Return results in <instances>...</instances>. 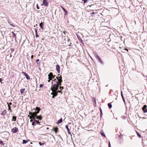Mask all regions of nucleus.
I'll use <instances>...</instances> for the list:
<instances>
[{
    "instance_id": "nucleus-36",
    "label": "nucleus",
    "mask_w": 147,
    "mask_h": 147,
    "mask_svg": "<svg viewBox=\"0 0 147 147\" xmlns=\"http://www.w3.org/2000/svg\"><path fill=\"white\" fill-rule=\"evenodd\" d=\"M43 86V85L42 84H40V85H39V87L40 88H42V87Z\"/></svg>"
},
{
    "instance_id": "nucleus-59",
    "label": "nucleus",
    "mask_w": 147,
    "mask_h": 147,
    "mask_svg": "<svg viewBox=\"0 0 147 147\" xmlns=\"http://www.w3.org/2000/svg\"><path fill=\"white\" fill-rule=\"evenodd\" d=\"M94 13H94V12H92V14H94Z\"/></svg>"
},
{
    "instance_id": "nucleus-9",
    "label": "nucleus",
    "mask_w": 147,
    "mask_h": 147,
    "mask_svg": "<svg viewBox=\"0 0 147 147\" xmlns=\"http://www.w3.org/2000/svg\"><path fill=\"white\" fill-rule=\"evenodd\" d=\"M56 69L58 73H59L60 72V66L58 65H57L56 66Z\"/></svg>"
},
{
    "instance_id": "nucleus-16",
    "label": "nucleus",
    "mask_w": 147,
    "mask_h": 147,
    "mask_svg": "<svg viewBox=\"0 0 147 147\" xmlns=\"http://www.w3.org/2000/svg\"><path fill=\"white\" fill-rule=\"evenodd\" d=\"M6 113V111L5 110H4L1 113V114L3 115H5Z\"/></svg>"
},
{
    "instance_id": "nucleus-35",
    "label": "nucleus",
    "mask_w": 147,
    "mask_h": 147,
    "mask_svg": "<svg viewBox=\"0 0 147 147\" xmlns=\"http://www.w3.org/2000/svg\"><path fill=\"white\" fill-rule=\"evenodd\" d=\"M51 90L52 91V93H51V94H52V95H53L54 94V90Z\"/></svg>"
},
{
    "instance_id": "nucleus-28",
    "label": "nucleus",
    "mask_w": 147,
    "mask_h": 147,
    "mask_svg": "<svg viewBox=\"0 0 147 147\" xmlns=\"http://www.w3.org/2000/svg\"><path fill=\"white\" fill-rule=\"evenodd\" d=\"M99 61L101 64H103L104 63L102 60L100 58L99 59Z\"/></svg>"
},
{
    "instance_id": "nucleus-51",
    "label": "nucleus",
    "mask_w": 147,
    "mask_h": 147,
    "mask_svg": "<svg viewBox=\"0 0 147 147\" xmlns=\"http://www.w3.org/2000/svg\"><path fill=\"white\" fill-rule=\"evenodd\" d=\"M61 90H58V91H57V92H58V93L59 92V93H60V92H61Z\"/></svg>"
},
{
    "instance_id": "nucleus-22",
    "label": "nucleus",
    "mask_w": 147,
    "mask_h": 147,
    "mask_svg": "<svg viewBox=\"0 0 147 147\" xmlns=\"http://www.w3.org/2000/svg\"><path fill=\"white\" fill-rule=\"evenodd\" d=\"M57 94H58V92H57V91H54V93L53 95L55 96H57Z\"/></svg>"
},
{
    "instance_id": "nucleus-17",
    "label": "nucleus",
    "mask_w": 147,
    "mask_h": 147,
    "mask_svg": "<svg viewBox=\"0 0 147 147\" xmlns=\"http://www.w3.org/2000/svg\"><path fill=\"white\" fill-rule=\"evenodd\" d=\"M39 26L40 27V28L42 29H43V23L42 22H41L40 24H39Z\"/></svg>"
},
{
    "instance_id": "nucleus-25",
    "label": "nucleus",
    "mask_w": 147,
    "mask_h": 147,
    "mask_svg": "<svg viewBox=\"0 0 147 147\" xmlns=\"http://www.w3.org/2000/svg\"><path fill=\"white\" fill-rule=\"evenodd\" d=\"M7 104L8 105V110H10L11 112V107L9 105V104L8 102L7 103Z\"/></svg>"
},
{
    "instance_id": "nucleus-2",
    "label": "nucleus",
    "mask_w": 147,
    "mask_h": 147,
    "mask_svg": "<svg viewBox=\"0 0 147 147\" xmlns=\"http://www.w3.org/2000/svg\"><path fill=\"white\" fill-rule=\"evenodd\" d=\"M58 76L56 77V78L57 79L58 81L57 83L59 84V85L61 86V83L62 82V78L61 75L59 76L60 75H58Z\"/></svg>"
},
{
    "instance_id": "nucleus-11",
    "label": "nucleus",
    "mask_w": 147,
    "mask_h": 147,
    "mask_svg": "<svg viewBox=\"0 0 147 147\" xmlns=\"http://www.w3.org/2000/svg\"><path fill=\"white\" fill-rule=\"evenodd\" d=\"M65 128H66V129H67V133H68V134H71V133L69 131V129L68 127V125H65Z\"/></svg>"
},
{
    "instance_id": "nucleus-44",
    "label": "nucleus",
    "mask_w": 147,
    "mask_h": 147,
    "mask_svg": "<svg viewBox=\"0 0 147 147\" xmlns=\"http://www.w3.org/2000/svg\"><path fill=\"white\" fill-rule=\"evenodd\" d=\"M111 147V146L110 143V142H109V147Z\"/></svg>"
},
{
    "instance_id": "nucleus-31",
    "label": "nucleus",
    "mask_w": 147,
    "mask_h": 147,
    "mask_svg": "<svg viewBox=\"0 0 147 147\" xmlns=\"http://www.w3.org/2000/svg\"><path fill=\"white\" fill-rule=\"evenodd\" d=\"M52 81H54V82H56V83H57V82H58V81H57V80L56 79V78L53 80Z\"/></svg>"
},
{
    "instance_id": "nucleus-20",
    "label": "nucleus",
    "mask_w": 147,
    "mask_h": 147,
    "mask_svg": "<svg viewBox=\"0 0 147 147\" xmlns=\"http://www.w3.org/2000/svg\"><path fill=\"white\" fill-rule=\"evenodd\" d=\"M62 121V118H61L57 122V123L59 124V123H61Z\"/></svg>"
},
{
    "instance_id": "nucleus-29",
    "label": "nucleus",
    "mask_w": 147,
    "mask_h": 147,
    "mask_svg": "<svg viewBox=\"0 0 147 147\" xmlns=\"http://www.w3.org/2000/svg\"><path fill=\"white\" fill-rule=\"evenodd\" d=\"M100 117H101L102 116V109L100 107Z\"/></svg>"
},
{
    "instance_id": "nucleus-52",
    "label": "nucleus",
    "mask_w": 147,
    "mask_h": 147,
    "mask_svg": "<svg viewBox=\"0 0 147 147\" xmlns=\"http://www.w3.org/2000/svg\"><path fill=\"white\" fill-rule=\"evenodd\" d=\"M55 96L54 95H53V96L52 97V98H54Z\"/></svg>"
},
{
    "instance_id": "nucleus-19",
    "label": "nucleus",
    "mask_w": 147,
    "mask_h": 147,
    "mask_svg": "<svg viewBox=\"0 0 147 147\" xmlns=\"http://www.w3.org/2000/svg\"><path fill=\"white\" fill-rule=\"evenodd\" d=\"M35 119V118L34 119V122H35V123H36L37 124H40V122L36 120Z\"/></svg>"
},
{
    "instance_id": "nucleus-27",
    "label": "nucleus",
    "mask_w": 147,
    "mask_h": 147,
    "mask_svg": "<svg viewBox=\"0 0 147 147\" xmlns=\"http://www.w3.org/2000/svg\"><path fill=\"white\" fill-rule=\"evenodd\" d=\"M27 142V140H23V142H22V143L23 144H26Z\"/></svg>"
},
{
    "instance_id": "nucleus-42",
    "label": "nucleus",
    "mask_w": 147,
    "mask_h": 147,
    "mask_svg": "<svg viewBox=\"0 0 147 147\" xmlns=\"http://www.w3.org/2000/svg\"><path fill=\"white\" fill-rule=\"evenodd\" d=\"M38 35H37V34H36V38L38 37Z\"/></svg>"
},
{
    "instance_id": "nucleus-12",
    "label": "nucleus",
    "mask_w": 147,
    "mask_h": 147,
    "mask_svg": "<svg viewBox=\"0 0 147 147\" xmlns=\"http://www.w3.org/2000/svg\"><path fill=\"white\" fill-rule=\"evenodd\" d=\"M61 7L65 12V15H67V13H68L67 11L62 6H61Z\"/></svg>"
},
{
    "instance_id": "nucleus-45",
    "label": "nucleus",
    "mask_w": 147,
    "mask_h": 147,
    "mask_svg": "<svg viewBox=\"0 0 147 147\" xmlns=\"http://www.w3.org/2000/svg\"><path fill=\"white\" fill-rule=\"evenodd\" d=\"M9 24L12 26L15 27V26L11 24Z\"/></svg>"
},
{
    "instance_id": "nucleus-48",
    "label": "nucleus",
    "mask_w": 147,
    "mask_h": 147,
    "mask_svg": "<svg viewBox=\"0 0 147 147\" xmlns=\"http://www.w3.org/2000/svg\"><path fill=\"white\" fill-rule=\"evenodd\" d=\"M35 123V122H34H34H32V125H34Z\"/></svg>"
},
{
    "instance_id": "nucleus-32",
    "label": "nucleus",
    "mask_w": 147,
    "mask_h": 147,
    "mask_svg": "<svg viewBox=\"0 0 147 147\" xmlns=\"http://www.w3.org/2000/svg\"><path fill=\"white\" fill-rule=\"evenodd\" d=\"M137 133V135H138V136L139 137H141V135H140V134L138 132H136Z\"/></svg>"
},
{
    "instance_id": "nucleus-57",
    "label": "nucleus",
    "mask_w": 147,
    "mask_h": 147,
    "mask_svg": "<svg viewBox=\"0 0 147 147\" xmlns=\"http://www.w3.org/2000/svg\"><path fill=\"white\" fill-rule=\"evenodd\" d=\"M125 49L126 50H127V51H128V50L127 49Z\"/></svg>"
},
{
    "instance_id": "nucleus-56",
    "label": "nucleus",
    "mask_w": 147,
    "mask_h": 147,
    "mask_svg": "<svg viewBox=\"0 0 147 147\" xmlns=\"http://www.w3.org/2000/svg\"><path fill=\"white\" fill-rule=\"evenodd\" d=\"M9 104V105H11L12 104V103L11 102H10Z\"/></svg>"
},
{
    "instance_id": "nucleus-46",
    "label": "nucleus",
    "mask_w": 147,
    "mask_h": 147,
    "mask_svg": "<svg viewBox=\"0 0 147 147\" xmlns=\"http://www.w3.org/2000/svg\"><path fill=\"white\" fill-rule=\"evenodd\" d=\"M12 106H13V107L15 108V107H16V105H12Z\"/></svg>"
},
{
    "instance_id": "nucleus-39",
    "label": "nucleus",
    "mask_w": 147,
    "mask_h": 147,
    "mask_svg": "<svg viewBox=\"0 0 147 147\" xmlns=\"http://www.w3.org/2000/svg\"><path fill=\"white\" fill-rule=\"evenodd\" d=\"M78 38L79 39V40H80V41L81 40L82 42L83 41V40H82V39H81V38H80H80H79V37L78 36Z\"/></svg>"
},
{
    "instance_id": "nucleus-53",
    "label": "nucleus",
    "mask_w": 147,
    "mask_h": 147,
    "mask_svg": "<svg viewBox=\"0 0 147 147\" xmlns=\"http://www.w3.org/2000/svg\"><path fill=\"white\" fill-rule=\"evenodd\" d=\"M51 80H50V79H49L48 80V82H49Z\"/></svg>"
},
{
    "instance_id": "nucleus-34",
    "label": "nucleus",
    "mask_w": 147,
    "mask_h": 147,
    "mask_svg": "<svg viewBox=\"0 0 147 147\" xmlns=\"http://www.w3.org/2000/svg\"><path fill=\"white\" fill-rule=\"evenodd\" d=\"M84 3H86L87 2V0H83Z\"/></svg>"
},
{
    "instance_id": "nucleus-33",
    "label": "nucleus",
    "mask_w": 147,
    "mask_h": 147,
    "mask_svg": "<svg viewBox=\"0 0 147 147\" xmlns=\"http://www.w3.org/2000/svg\"><path fill=\"white\" fill-rule=\"evenodd\" d=\"M39 144L40 146H42V145H43L44 144V143H42L41 142H39Z\"/></svg>"
},
{
    "instance_id": "nucleus-21",
    "label": "nucleus",
    "mask_w": 147,
    "mask_h": 147,
    "mask_svg": "<svg viewBox=\"0 0 147 147\" xmlns=\"http://www.w3.org/2000/svg\"><path fill=\"white\" fill-rule=\"evenodd\" d=\"M16 118L17 117L16 116H13L12 117V120H13L14 121H16Z\"/></svg>"
},
{
    "instance_id": "nucleus-13",
    "label": "nucleus",
    "mask_w": 147,
    "mask_h": 147,
    "mask_svg": "<svg viewBox=\"0 0 147 147\" xmlns=\"http://www.w3.org/2000/svg\"><path fill=\"white\" fill-rule=\"evenodd\" d=\"M36 119H37L41 120L42 119V117L41 115L36 116Z\"/></svg>"
},
{
    "instance_id": "nucleus-41",
    "label": "nucleus",
    "mask_w": 147,
    "mask_h": 147,
    "mask_svg": "<svg viewBox=\"0 0 147 147\" xmlns=\"http://www.w3.org/2000/svg\"><path fill=\"white\" fill-rule=\"evenodd\" d=\"M39 61V60L38 59L36 60V62L37 63H38V62Z\"/></svg>"
},
{
    "instance_id": "nucleus-37",
    "label": "nucleus",
    "mask_w": 147,
    "mask_h": 147,
    "mask_svg": "<svg viewBox=\"0 0 147 147\" xmlns=\"http://www.w3.org/2000/svg\"><path fill=\"white\" fill-rule=\"evenodd\" d=\"M59 88H60V90H61L63 88V87L60 86L59 87Z\"/></svg>"
},
{
    "instance_id": "nucleus-24",
    "label": "nucleus",
    "mask_w": 147,
    "mask_h": 147,
    "mask_svg": "<svg viewBox=\"0 0 147 147\" xmlns=\"http://www.w3.org/2000/svg\"><path fill=\"white\" fill-rule=\"evenodd\" d=\"M11 33L13 34L12 35V36L13 37H14L15 39H16V34L13 32H12Z\"/></svg>"
},
{
    "instance_id": "nucleus-40",
    "label": "nucleus",
    "mask_w": 147,
    "mask_h": 147,
    "mask_svg": "<svg viewBox=\"0 0 147 147\" xmlns=\"http://www.w3.org/2000/svg\"><path fill=\"white\" fill-rule=\"evenodd\" d=\"M3 143V142L2 140H0V144H2Z\"/></svg>"
},
{
    "instance_id": "nucleus-15",
    "label": "nucleus",
    "mask_w": 147,
    "mask_h": 147,
    "mask_svg": "<svg viewBox=\"0 0 147 147\" xmlns=\"http://www.w3.org/2000/svg\"><path fill=\"white\" fill-rule=\"evenodd\" d=\"M40 109L39 107H37L36 108L35 111H37V113H39Z\"/></svg>"
},
{
    "instance_id": "nucleus-50",
    "label": "nucleus",
    "mask_w": 147,
    "mask_h": 147,
    "mask_svg": "<svg viewBox=\"0 0 147 147\" xmlns=\"http://www.w3.org/2000/svg\"><path fill=\"white\" fill-rule=\"evenodd\" d=\"M35 32L36 33H36L37 34V31L36 29H35Z\"/></svg>"
},
{
    "instance_id": "nucleus-1",
    "label": "nucleus",
    "mask_w": 147,
    "mask_h": 147,
    "mask_svg": "<svg viewBox=\"0 0 147 147\" xmlns=\"http://www.w3.org/2000/svg\"><path fill=\"white\" fill-rule=\"evenodd\" d=\"M59 85V84L57 82V83L53 85L52 86L51 88V90H53L55 91H57L58 89Z\"/></svg>"
},
{
    "instance_id": "nucleus-18",
    "label": "nucleus",
    "mask_w": 147,
    "mask_h": 147,
    "mask_svg": "<svg viewBox=\"0 0 147 147\" xmlns=\"http://www.w3.org/2000/svg\"><path fill=\"white\" fill-rule=\"evenodd\" d=\"M121 97H122L123 100V102H124L125 103V99L124 98V97L123 96V94H122V91H121Z\"/></svg>"
},
{
    "instance_id": "nucleus-55",
    "label": "nucleus",
    "mask_w": 147,
    "mask_h": 147,
    "mask_svg": "<svg viewBox=\"0 0 147 147\" xmlns=\"http://www.w3.org/2000/svg\"><path fill=\"white\" fill-rule=\"evenodd\" d=\"M12 57V55H11V54H10V55L9 57Z\"/></svg>"
},
{
    "instance_id": "nucleus-43",
    "label": "nucleus",
    "mask_w": 147,
    "mask_h": 147,
    "mask_svg": "<svg viewBox=\"0 0 147 147\" xmlns=\"http://www.w3.org/2000/svg\"><path fill=\"white\" fill-rule=\"evenodd\" d=\"M11 52H12L14 51V49H11Z\"/></svg>"
},
{
    "instance_id": "nucleus-23",
    "label": "nucleus",
    "mask_w": 147,
    "mask_h": 147,
    "mask_svg": "<svg viewBox=\"0 0 147 147\" xmlns=\"http://www.w3.org/2000/svg\"><path fill=\"white\" fill-rule=\"evenodd\" d=\"M108 105L109 108V109H111V107H112V105L111 103H109L108 104Z\"/></svg>"
},
{
    "instance_id": "nucleus-49",
    "label": "nucleus",
    "mask_w": 147,
    "mask_h": 147,
    "mask_svg": "<svg viewBox=\"0 0 147 147\" xmlns=\"http://www.w3.org/2000/svg\"><path fill=\"white\" fill-rule=\"evenodd\" d=\"M119 137L120 138H121L123 137V135H120L119 136Z\"/></svg>"
},
{
    "instance_id": "nucleus-8",
    "label": "nucleus",
    "mask_w": 147,
    "mask_h": 147,
    "mask_svg": "<svg viewBox=\"0 0 147 147\" xmlns=\"http://www.w3.org/2000/svg\"><path fill=\"white\" fill-rule=\"evenodd\" d=\"M147 106L146 105H144L142 107V110L144 111V112L146 113L147 112Z\"/></svg>"
},
{
    "instance_id": "nucleus-30",
    "label": "nucleus",
    "mask_w": 147,
    "mask_h": 147,
    "mask_svg": "<svg viewBox=\"0 0 147 147\" xmlns=\"http://www.w3.org/2000/svg\"><path fill=\"white\" fill-rule=\"evenodd\" d=\"M95 57L96 58L98 59V60L100 58V57L97 55H96Z\"/></svg>"
},
{
    "instance_id": "nucleus-10",
    "label": "nucleus",
    "mask_w": 147,
    "mask_h": 147,
    "mask_svg": "<svg viewBox=\"0 0 147 147\" xmlns=\"http://www.w3.org/2000/svg\"><path fill=\"white\" fill-rule=\"evenodd\" d=\"M52 130L54 131L56 134L58 131V128L57 127H54L53 128Z\"/></svg>"
},
{
    "instance_id": "nucleus-7",
    "label": "nucleus",
    "mask_w": 147,
    "mask_h": 147,
    "mask_svg": "<svg viewBox=\"0 0 147 147\" xmlns=\"http://www.w3.org/2000/svg\"><path fill=\"white\" fill-rule=\"evenodd\" d=\"M22 73L24 75L26 76L27 80H29L30 79V76L26 72H22Z\"/></svg>"
},
{
    "instance_id": "nucleus-38",
    "label": "nucleus",
    "mask_w": 147,
    "mask_h": 147,
    "mask_svg": "<svg viewBox=\"0 0 147 147\" xmlns=\"http://www.w3.org/2000/svg\"><path fill=\"white\" fill-rule=\"evenodd\" d=\"M36 8L38 9H39V7H38V4H37V5H36Z\"/></svg>"
},
{
    "instance_id": "nucleus-58",
    "label": "nucleus",
    "mask_w": 147,
    "mask_h": 147,
    "mask_svg": "<svg viewBox=\"0 0 147 147\" xmlns=\"http://www.w3.org/2000/svg\"><path fill=\"white\" fill-rule=\"evenodd\" d=\"M8 22L9 24H10V23L8 21Z\"/></svg>"
},
{
    "instance_id": "nucleus-26",
    "label": "nucleus",
    "mask_w": 147,
    "mask_h": 147,
    "mask_svg": "<svg viewBox=\"0 0 147 147\" xmlns=\"http://www.w3.org/2000/svg\"><path fill=\"white\" fill-rule=\"evenodd\" d=\"M25 90V89H21L20 90V92L21 94H22V93L24 92Z\"/></svg>"
},
{
    "instance_id": "nucleus-5",
    "label": "nucleus",
    "mask_w": 147,
    "mask_h": 147,
    "mask_svg": "<svg viewBox=\"0 0 147 147\" xmlns=\"http://www.w3.org/2000/svg\"><path fill=\"white\" fill-rule=\"evenodd\" d=\"M48 3L47 2L46 0H43L42 4H41V5H44L46 6H48Z\"/></svg>"
},
{
    "instance_id": "nucleus-14",
    "label": "nucleus",
    "mask_w": 147,
    "mask_h": 147,
    "mask_svg": "<svg viewBox=\"0 0 147 147\" xmlns=\"http://www.w3.org/2000/svg\"><path fill=\"white\" fill-rule=\"evenodd\" d=\"M100 134L102 136H104L105 137H106V136L105 135V133L103 131H101L100 133Z\"/></svg>"
},
{
    "instance_id": "nucleus-61",
    "label": "nucleus",
    "mask_w": 147,
    "mask_h": 147,
    "mask_svg": "<svg viewBox=\"0 0 147 147\" xmlns=\"http://www.w3.org/2000/svg\"><path fill=\"white\" fill-rule=\"evenodd\" d=\"M53 82H52V84H53Z\"/></svg>"
},
{
    "instance_id": "nucleus-3",
    "label": "nucleus",
    "mask_w": 147,
    "mask_h": 147,
    "mask_svg": "<svg viewBox=\"0 0 147 147\" xmlns=\"http://www.w3.org/2000/svg\"><path fill=\"white\" fill-rule=\"evenodd\" d=\"M38 113H37V111H35L33 113L30 112L29 114L30 115H31V116L32 117V118L34 119Z\"/></svg>"
},
{
    "instance_id": "nucleus-54",
    "label": "nucleus",
    "mask_w": 147,
    "mask_h": 147,
    "mask_svg": "<svg viewBox=\"0 0 147 147\" xmlns=\"http://www.w3.org/2000/svg\"><path fill=\"white\" fill-rule=\"evenodd\" d=\"M33 57H34V56L33 55H32L31 56V58H33Z\"/></svg>"
},
{
    "instance_id": "nucleus-4",
    "label": "nucleus",
    "mask_w": 147,
    "mask_h": 147,
    "mask_svg": "<svg viewBox=\"0 0 147 147\" xmlns=\"http://www.w3.org/2000/svg\"><path fill=\"white\" fill-rule=\"evenodd\" d=\"M48 79L50 80H52L53 78H54V77L53 76V74L51 72H50L48 75Z\"/></svg>"
},
{
    "instance_id": "nucleus-60",
    "label": "nucleus",
    "mask_w": 147,
    "mask_h": 147,
    "mask_svg": "<svg viewBox=\"0 0 147 147\" xmlns=\"http://www.w3.org/2000/svg\"><path fill=\"white\" fill-rule=\"evenodd\" d=\"M53 76L54 77V78H55V75H53Z\"/></svg>"
},
{
    "instance_id": "nucleus-47",
    "label": "nucleus",
    "mask_w": 147,
    "mask_h": 147,
    "mask_svg": "<svg viewBox=\"0 0 147 147\" xmlns=\"http://www.w3.org/2000/svg\"><path fill=\"white\" fill-rule=\"evenodd\" d=\"M2 81V80L1 78H0V82H1V83H2V82H1Z\"/></svg>"
},
{
    "instance_id": "nucleus-6",
    "label": "nucleus",
    "mask_w": 147,
    "mask_h": 147,
    "mask_svg": "<svg viewBox=\"0 0 147 147\" xmlns=\"http://www.w3.org/2000/svg\"><path fill=\"white\" fill-rule=\"evenodd\" d=\"M18 131V129L16 127H15L11 129V132L13 133H16Z\"/></svg>"
}]
</instances>
